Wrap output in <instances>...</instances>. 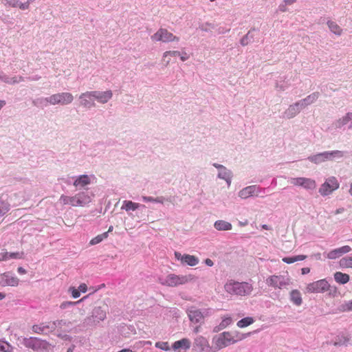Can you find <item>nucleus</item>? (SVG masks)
I'll list each match as a JSON object with an SVG mask.
<instances>
[{
  "mask_svg": "<svg viewBox=\"0 0 352 352\" xmlns=\"http://www.w3.org/2000/svg\"><path fill=\"white\" fill-rule=\"evenodd\" d=\"M224 288L228 293L239 296L248 295L253 289L252 285L248 283H239L232 280H228Z\"/></svg>",
  "mask_w": 352,
  "mask_h": 352,
  "instance_id": "f257e3e1",
  "label": "nucleus"
},
{
  "mask_svg": "<svg viewBox=\"0 0 352 352\" xmlns=\"http://www.w3.org/2000/svg\"><path fill=\"white\" fill-rule=\"evenodd\" d=\"M195 280L196 277L192 274L176 275L175 274H170L165 278H161L160 282L161 284L168 287H177Z\"/></svg>",
  "mask_w": 352,
  "mask_h": 352,
  "instance_id": "f03ea898",
  "label": "nucleus"
},
{
  "mask_svg": "<svg viewBox=\"0 0 352 352\" xmlns=\"http://www.w3.org/2000/svg\"><path fill=\"white\" fill-rule=\"evenodd\" d=\"M237 340H235L230 332L225 331L216 336L212 339L214 349L216 351L222 349L235 343Z\"/></svg>",
  "mask_w": 352,
  "mask_h": 352,
  "instance_id": "7ed1b4c3",
  "label": "nucleus"
},
{
  "mask_svg": "<svg viewBox=\"0 0 352 352\" xmlns=\"http://www.w3.org/2000/svg\"><path fill=\"white\" fill-rule=\"evenodd\" d=\"M23 344L27 348L32 349L36 352H44L50 349V344L47 342L36 338H24Z\"/></svg>",
  "mask_w": 352,
  "mask_h": 352,
  "instance_id": "20e7f679",
  "label": "nucleus"
},
{
  "mask_svg": "<svg viewBox=\"0 0 352 352\" xmlns=\"http://www.w3.org/2000/svg\"><path fill=\"white\" fill-rule=\"evenodd\" d=\"M60 201L64 205L70 204L72 206H82L90 201L89 197L84 192L76 195L74 197L61 195Z\"/></svg>",
  "mask_w": 352,
  "mask_h": 352,
  "instance_id": "39448f33",
  "label": "nucleus"
},
{
  "mask_svg": "<svg viewBox=\"0 0 352 352\" xmlns=\"http://www.w3.org/2000/svg\"><path fill=\"white\" fill-rule=\"evenodd\" d=\"M74 96L69 92L55 94L45 98V100L50 104L67 105L72 102Z\"/></svg>",
  "mask_w": 352,
  "mask_h": 352,
  "instance_id": "423d86ee",
  "label": "nucleus"
},
{
  "mask_svg": "<svg viewBox=\"0 0 352 352\" xmlns=\"http://www.w3.org/2000/svg\"><path fill=\"white\" fill-rule=\"evenodd\" d=\"M151 39L153 41H161L163 43H169L173 41H179V38L173 35L171 32H168L166 29L160 28L153 35L151 36Z\"/></svg>",
  "mask_w": 352,
  "mask_h": 352,
  "instance_id": "0eeeda50",
  "label": "nucleus"
},
{
  "mask_svg": "<svg viewBox=\"0 0 352 352\" xmlns=\"http://www.w3.org/2000/svg\"><path fill=\"white\" fill-rule=\"evenodd\" d=\"M340 186L338 179L335 177H330L326 179L319 188V192L322 196H327L337 190Z\"/></svg>",
  "mask_w": 352,
  "mask_h": 352,
  "instance_id": "6e6552de",
  "label": "nucleus"
},
{
  "mask_svg": "<svg viewBox=\"0 0 352 352\" xmlns=\"http://www.w3.org/2000/svg\"><path fill=\"white\" fill-rule=\"evenodd\" d=\"M268 286L274 289H283L289 284V278L282 275H272L266 279Z\"/></svg>",
  "mask_w": 352,
  "mask_h": 352,
  "instance_id": "1a4fd4ad",
  "label": "nucleus"
},
{
  "mask_svg": "<svg viewBox=\"0 0 352 352\" xmlns=\"http://www.w3.org/2000/svg\"><path fill=\"white\" fill-rule=\"evenodd\" d=\"M330 285L325 279H321L308 284L306 290L309 293H323L327 292Z\"/></svg>",
  "mask_w": 352,
  "mask_h": 352,
  "instance_id": "9d476101",
  "label": "nucleus"
},
{
  "mask_svg": "<svg viewBox=\"0 0 352 352\" xmlns=\"http://www.w3.org/2000/svg\"><path fill=\"white\" fill-rule=\"evenodd\" d=\"M291 184L294 186H299L307 190H314L316 188V183L314 179L306 177H296L291 179Z\"/></svg>",
  "mask_w": 352,
  "mask_h": 352,
  "instance_id": "9b49d317",
  "label": "nucleus"
},
{
  "mask_svg": "<svg viewBox=\"0 0 352 352\" xmlns=\"http://www.w3.org/2000/svg\"><path fill=\"white\" fill-rule=\"evenodd\" d=\"M66 324V321L63 320L53 322L50 325L45 324H35L32 326V331L36 333H44L47 329H52L55 327Z\"/></svg>",
  "mask_w": 352,
  "mask_h": 352,
  "instance_id": "f8f14e48",
  "label": "nucleus"
},
{
  "mask_svg": "<svg viewBox=\"0 0 352 352\" xmlns=\"http://www.w3.org/2000/svg\"><path fill=\"white\" fill-rule=\"evenodd\" d=\"M191 346V341L186 338L175 341L171 346L175 352H187Z\"/></svg>",
  "mask_w": 352,
  "mask_h": 352,
  "instance_id": "ddd939ff",
  "label": "nucleus"
},
{
  "mask_svg": "<svg viewBox=\"0 0 352 352\" xmlns=\"http://www.w3.org/2000/svg\"><path fill=\"white\" fill-rule=\"evenodd\" d=\"M338 155L339 157H342V153L339 151H335L332 152H324L322 153L317 154L310 157L311 162L315 163H319L321 162H324L327 160L330 159L332 156Z\"/></svg>",
  "mask_w": 352,
  "mask_h": 352,
  "instance_id": "4468645a",
  "label": "nucleus"
},
{
  "mask_svg": "<svg viewBox=\"0 0 352 352\" xmlns=\"http://www.w3.org/2000/svg\"><path fill=\"white\" fill-rule=\"evenodd\" d=\"M19 279L11 275L9 272L4 273L0 276V284L3 286L15 287L19 285Z\"/></svg>",
  "mask_w": 352,
  "mask_h": 352,
  "instance_id": "2eb2a0df",
  "label": "nucleus"
},
{
  "mask_svg": "<svg viewBox=\"0 0 352 352\" xmlns=\"http://www.w3.org/2000/svg\"><path fill=\"white\" fill-rule=\"evenodd\" d=\"M175 257L177 260H180L182 263L190 266H195L199 263V259L196 256L190 254L182 255L179 252H175Z\"/></svg>",
  "mask_w": 352,
  "mask_h": 352,
  "instance_id": "dca6fc26",
  "label": "nucleus"
},
{
  "mask_svg": "<svg viewBox=\"0 0 352 352\" xmlns=\"http://www.w3.org/2000/svg\"><path fill=\"white\" fill-rule=\"evenodd\" d=\"M89 96H91V94ZM91 96L94 97V100H96L100 103L104 104L112 98L113 94L111 90L105 91H93Z\"/></svg>",
  "mask_w": 352,
  "mask_h": 352,
  "instance_id": "f3484780",
  "label": "nucleus"
},
{
  "mask_svg": "<svg viewBox=\"0 0 352 352\" xmlns=\"http://www.w3.org/2000/svg\"><path fill=\"white\" fill-rule=\"evenodd\" d=\"M318 97H319V94L318 92L313 93V94L309 95L305 99L296 103L294 106H290L289 108L288 109V111H290L295 110V107H298V105H300L301 107H305V106L314 103L315 101H316L317 99L318 98Z\"/></svg>",
  "mask_w": 352,
  "mask_h": 352,
  "instance_id": "a211bd4d",
  "label": "nucleus"
},
{
  "mask_svg": "<svg viewBox=\"0 0 352 352\" xmlns=\"http://www.w3.org/2000/svg\"><path fill=\"white\" fill-rule=\"evenodd\" d=\"M351 250V247L349 245H344L341 248L334 249L327 253V258L329 259H336L344 254L349 252Z\"/></svg>",
  "mask_w": 352,
  "mask_h": 352,
  "instance_id": "6ab92c4d",
  "label": "nucleus"
},
{
  "mask_svg": "<svg viewBox=\"0 0 352 352\" xmlns=\"http://www.w3.org/2000/svg\"><path fill=\"white\" fill-rule=\"evenodd\" d=\"M188 316L190 320L194 323H199L204 320V316L201 311L194 307H192L188 310Z\"/></svg>",
  "mask_w": 352,
  "mask_h": 352,
  "instance_id": "aec40b11",
  "label": "nucleus"
},
{
  "mask_svg": "<svg viewBox=\"0 0 352 352\" xmlns=\"http://www.w3.org/2000/svg\"><path fill=\"white\" fill-rule=\"evenodd\" d=\"M91 94L92 91H87L80 96V104L82 106L87 108H91L95 106L94 97L92 96H86L89 94L91 95Z\"/></svg>",
  "mask_w": 352,
  "mask_h": 352,
  "instance_id": "412c9836",
  "label": "nucleus"
},
{
  "mask_svg": "<svg viewBox=\"0 0 352 352\" xmlns=\"http://www.w3.org/2000/svg\"><path fill=\"white\" fill-rule=\"evenodd\" d=\"M194 345L201 351H204L210 348L208 340L202 336H197L194 340Z\"/></svg>",
  "mask_w": 352,
  "mask_h": 352,
  "instance_id": "4be33fe9",
  "label": "nucleus"
},
{
  "mask_svg": "<svg viewBox=\"0 0 352 352\" xmlns=\"http://www.w3.org/2000/svg\"><path fill=\"white\" fill-rule=\"evenodd\" d=\"M256 186H250L240 190L239 195L242 199H247L255 193Z\"/></svg>",
  "mask_w": 352,
  "mask_h": 352,
  "instance_id": "5701e85b",
  "label": "nucleus"
},
{
  "mask_svg": "<svg viewBox=\"0 0 352 352\" xmlns=\"http://www.w3.org/2000/svg\"><path fill=\"white\" fill-rule=\"evenodd\" d=\"M290 300L294 305L300 306L302 302L300 292L297 289L292 290L290 292Z\"/></svg>",
  "mask_w": 352,
  "mask_h": 352,
  "instance_id": "b1692460",
  "label": "nucleus"
},
{
  "mask_svg": "<svg viewBox=\"0 0 352 352\" xmlns=\"http://www.w3.org/2000/svg\"><path fill=\"white\" fill-rule=\"evenodd\" d=\"M214 228L217 230H230L232 229V224L223 220H218L214 224Z\"/></svg>",
  "mask_w": 352,
  "mask_h": 352,
  "instance_id": "393cba45",
  "label": "nucleus"
},
{
  "mask_svg": "<svg viewBox=\"0 0 352 352\" xmlns=\"http://www.w3.org/2000/svg\"><path fill=\"white\" fill-rule=\"evenodd\" d=\"M90 184V179L88 175H82L78 177L74 182L75 186L84 187Z\"/></svg>",
  "mask_w": 352,
  "mask_h": 352,
  "instance_id": "a878e982",
  "label": "nucleus"
},
{
  "mask_svg": "<svg viewBox=\"0 0 352 352\" xmlns=\"http://www.w3.org/2000/svg\"><path fill=\"white\" fill-rule=\"evenodd\" d=\"M335 280L340 284H345L349 280V275L340 272L334 274Z\"/></svg>",
  "mask_w": 352,
  "mask_h": 352,
  "instance_id": "bb28decb",
  "label": "nucleus"
},
{
  "mask_svg": "<svg viewBox=\"0 0 352 352\" xmlns=\"http://www.w3.org/2000/svg\"><path fill=\"white\" fill-rule=\"evenodd\" d=\"M219 177L226 181L228 185L231 183V173L226 167L223 166L219 171Z\"/></svg>",
  "mask_w": 352,
  "mask_h": 352,
  "instance_id": "cd10ccee",
  "label": "nucleus"
},
{
  "mask_svg": "<svg viewBox=\"0 0 352 352\" xmlns=\"http://www.w3.org/2000/svg\"><path fill=\"white\" fill-rule=\"evenodd\" d=\"M327 25L330 30L336 35H341L342 32V28L334 21H328Z\"/></svg>",
  "mask_w": 352,
  "mask_h": 352,
  "instance_id": "c85d7f7f",
  "label": "nucleus"
},
{
  "mask_svg": "<svg viewBox=\"0 0 352 352\" xmlns=\"http://www.w3.org/2000/svg\"><path fill=\"white\" fill-rule=\"evenodd\" d=\"M350 340V337L348 334L341 333L338 335L336 340L334 342V345H342L347 343Z\"/></svg>",
  "mask_w": 352,
  "mask_h": 352,
  "instance_id": "c756f323",
  "label": "nucleus"
},
{
  "mask_svg": "<svg viewBox=\"0 0 352 352\" xmlns=\"http://www.w3.org/2000/svg\"><path fill=\"white\" fill-rule=\"evenodd\" d=\"M307 258L306 255H298L292 257H284L282 261L287 264H291L296 261H303Z\"/></svg>",
  "mask_w": 352,
  "mask_h": 352,
  "instance_id": "7c9ffc66",
  "label": "nucleus"
},
{
  "mask_svg": "<svg viewBox=\"0 0 352 352\" xmlns=\"http://www.w3.org/2000/svg\"><path fill=\"white\" fill-rule=\"evenodd\" d=\"M139 206L140 205L138 203H135L131 201H124L122 208L125 209L126 211H134L137 210L139 208Z\"/></svg>",
  "mask_w": 352,
  "mask_h": 352,
  "instance_id": "2f4dec72",
  "label": "nucleus"
},
{
  "mask_svg": "<svg viewBox=\"0 0 352 352\" xmlns=\"http://www.w3.org/2000/svg\"><path fill=\"white\" fill-rule=\"evenodd\" d=\"M254 322V320L252 317H246L241 320H240L237 322V326L239 328H244L246 327L250 324H252Z\"/></svg>",
  "mask_w": 352,
  "mask_h": 352,
  "instance_id": "473e14b6",
  "label": "nucleus"
},
{
  "mask_svg": "<svg viewBox=\"0 0 352 352\" xmlns=\"http://www.w3.org/2000/svg\"><path fill=\"white\" fill-rule=\"evenodd\" d=\"M108 237V232H104L101 234H99L96 236V237L93 238L90 242L89 244L91 245H96L101 241H102L104 239H107Z\"/></svg>",
  "mask_w": 352,
  "mask_h": 352,
  "instance_id": "72a5a7b5",
  "label": "nucleus"
},
{
  "mask_svg": "<svg viewBox=\"0 0 352 352\" xmlns=\"http://www.w3.org/2000/svg\"><path fill=\"white\" fill-rule=\"evenodd\" d=\"M94 316L98 320H103L106 318V313L99 307L94 309Z\"/></svg>",
  "mask_w": 352,
  "mask_h": 352,
  "instance_id": "f704fd0d",
  "label": "nucleus"
},
{
  "mask_svg": "<svg viewBox=\"0 0 352 352\" xmlns=\"http://www.w3.org/2000/svg\"><path fill=\"white\" fill-rule=\"evenodd\" d=\"M168 56H180V52L179 51H166L163 54V62L164 63V65L167 66L169 64V60H166V58Z\"/></svg>",
  "mask_w": 352,
  "mask_h": 352,
  "instance_id": "c9c22d12",
  "label": "nucleus"
},
{
  "mask_svg": "<svg viewBox=\"0 0 352 352\" xmlns=\"http://www.w3.org/2000/svg\"><path fill=\"white\" fill-rule=\"evenodd\" d=\"M0 352H12V348L8 342L0 340Z\"/></svg>",
  "mask_w": 352,
  "mask_h": 352,
  "instance_id": "e433bc0d",
  "label": "nucleus"
},
{
  "mask_svg": "<svg viewBox=\"0 0 352 352\" xmlns=\"http://www.w3.org/2000/svg\"><path fill=\"white\" fill-rule=\"evenodd\" d=\"M10 210V204L8 202L0 201V217L7 213Z\"/></svg>",
  "mask_w": 352,
  "mask_h": 352,
  "instance_id": "4c0bfd02",
  "label": "nucleus"
},
{
  "mask_svg": "<svg viewBox=\"0 0 352 352\" xmlns=\"http://www.w3.org/2000/svg\"><path fill=\"white\" fill-rule=\"evenodd\" d=\"M155 346L156 348L160 349L165 351H168L171 349L168 342H157Z\"/></svg>",
  "mask_w": 352,
  "mask_h": 352,
  "instance_id": "58836bf2",
  "label": "nucleus"
},
{
  "mask_svg": "<svg viewBox=\"0 0 352 352\" xmlns=\"http://www.w3.org/2000/svg\"><path fill=\"white\" fill-rule=\"evenodd\" d=\"M87 296L83 297L80 300L76 301V302H72V301H65L60 304V307L63 309H66L67 307L74 305L81 301H82L85 298H86Z\"/></svg>",
  "mask_w": 352,
  "mask_h": 352,
  "instance_id": "ea45409f",
  "label": "nucleus"
},
{
  "mask_svg": "<svg viewBox=\"0 0 352 352\" xmlns=\"http://www.w3.org/2000/svg\"><path fill=\"white\" fill-rule=\"evenodd\" d=\"M351 120H352V113H347L346 116H344L340 121L341 124L342 125H344Z\"/></svg>",
  "mask_w": 352,
  "mask_h": 352,
  "instance_id": "a19ab883",
  "label": "nucleus"
},
{
  "mask_svg": "<svg viewBox=\"0 0 352 352\" xmlns=\"http://www.w3.org/2000/svg\"><path fill=\"white\" fill-rule=\"evenodd\" d=\"M232 318L230 317H226L223 318L220 324L222 328H226L232 323Z\"/></svg>",
  "mask_w": 352,
  "mask_h": 352,
  "instance_id": "79ce46f5",
  "label": "nucleus"
},
{
  "mask_svg": "<svg viewBox=\"0 0 352 352\" xmlns=\"http://www.w3.org/2000/svg\"><path fill=\"white\" fill-rule=\"evenodd\" d=\"M352 264V258H342L340 260V265L346 267H351Z\"/></svg>",
  "mask_w": 352,
  "mask_h": 352,
  "instance_id": "37998d69",
  "label": "nucleus"
},
{
  "mask_svg": "<svg viewBox=\"0 0 352 352\" xmlns=\"http://www.w3.org/2000/svg\"><path fill=\"white\" fill-rule=\"evenodd\" d=\"M9 259L10 258H22L23 256V252H14V253H8Z\"/></svg>",
  "mask_w": 352,
  "mask_h": 352,
  "instance_id": "c03bdc74",
  "label": "nucleus"
},
{
  "mask_svg": "<svg viewBox=\"0 0 352 352\" xmlns=\"http://www.w3.org/2000/svg\"><path fill=\"white\" fill-rule=\"evenodd\" d=\"M6 1V5H8L12 8L19 7V1L18 0H5Z\"/></svg>",
  "mask_w": 352,
  "mask_h": 352,
  "instance_id": "a18cd8bd",
  "label": "nucleus"
},
{
  "mask_svg": "<svg viewBox=\"0 0 352 352\" xmlns=\"http://www.w3.org/2000/svg\"><path fill=\"white\" fill-rule=\"evenodd\" d=\"M69 290L71 292L72 296L74 298H78L80 295L79 290L76 289L74 287H71Z\"/></svg>",
  "mask_w": 352,
  "mask_h": 352,
  "instance_id": "49530a36",
  "label": "nucleus"
},
{
  "mask_svg": "<svg viewBox=\"0 0 352 352\" xmlns=\"http://www.w3.org/2000/svg\"><path fill=\"white\" fill-rule=\"evenodd\" d=\"M352 310V304H351V301L345 303L342 305V311H349Z\"/></svg>",
  "mask_w": 352,
  "mask_h": 352,
  "instance_id": "de8ad7c7",
  "label": "nucleus"
},
{
  "mask_svg": "<svg viewBox=\"0 0 352 352\" xmlns=\"http://www.w3.org/2000/svg\"><path fill=\"white\" fill-rule=\"evenodd\" d=\"M9 259L8 252H0V261H6Z\"/></svg>",
  "mask_w": 352,
  "mask_h": 352,
  "instance_id": "09e8293b",
  "label": "nucleus"
},
{
  "mask_svg": "<svg viewBox=\"0 0 352 352\" xmlns=\"http://www.w3.org/2000/svg\"><path fill=\"white\" fill-rule=\"evenodd\" d=\"M30 4V3L28 1L25 3L19 2V8L21 10H27L29 8Z\"/></svg>",
  "mask_w": 352,
  "mask_h": 352,
  "instance_id": "8fccbe9b",
  "label": "nucleus"
},
{
  "mask_svg": "<svg viewBox=\"0 0 352 352\" xmlns=\"http://www.w3.org/2000/svg\"><path fill=\"white\" fill-rule=\"evenodd\" d=\"M78 290H79V292H81L82 293H85L87 292V285L85 283H81L79 285Z\"/></svg>",
  "mask_w": 352,
  "mask_h": 352,
  "instance_id": "3c124183",
  "label": "nucleus"
},
{
  "mask_svg": "<svg viewBox=\"0 0 352 352\" xmlns=\"http://www.w3.org/2000/svg\"><path fill=\"white\" fill-rule=\"evenodd\" d=\"M248 35H246L241 39V44L242 45H248Z\"/></svg>",
  "mask_w": 352,
  "mask_h": 352,
  "instance_id": "603ef678",
  "label": "nucleus"
},
{
  "mask_svg": "<svg viewBox=\"0 0 352 352\" xmlns=\"http://www.w3.org/2000/svg\"><path fill=\"white\" fill-rule=\"evenodd\" d=\"M142 199L145 201H150V202H154V199L155 198L152 197H146V196H143L142 197Z\"/></svg>",
  "mask_w": 352,
  "mask_h": 352,
  "instance_id": "864d4df0",
  "label": "nucleus"
},
{
  "mask_svg": "<svg viewBox=\"0 0 352 352\" xmlns=\"http://www.w3.org/2000/svg\"><path fill=\"white\" fill-rule=\"evenodd\" d=\"M164 201V198L163 197H157L155 198V199H154V202L160 203V204H163Z\"/></svg>",
  "mask_w": 352,
  "mask_h": 352,
  "instance_id": "5fc2aeb1",
  "label": "nucleus"
},
{
  "mask_svg": "<svg viewBox=\"0 0 352 352\" xmlns=\"http://www.w3.org/2000/svg\"><path fill=\"white\" fill-rule=\"evenodd\" d=\"M205 263H206L208 266H210V267H211V266H212V265H214L213 261H212L211 259H210V258H207V259H206V261H205Z\"/></svg>",
  "mask_w": 352,
  "mask_h": 352,
  "instance_id": "6e6d98bb",
  "label": "nucleus"
},
{
  "mask_svg": "<svg viewBox=\"0 0 352 352\" xmlns=\"http://www.w3.org/2000/svg\"><path fill=\"white\" fill-rule=\"evenodd\" d=\"M180 58L182 61H185L188 58V56L186 53H183L182 54H180Z\"/></svg>",
  "mask_w": 352,
  "mask_h": 352,
  "instance_id": "4d7b16f0",
  "label": "nucleus"
},
{
  "mask_svg": "<svg viewBox=\"0 0 352 352\" xmlns=\"http://www.w3.org/2000/svg\"><path fill=\"white\" fill-rule=\"evenodd\" d=\"M18 272L21 274H25L26 273V270L22 267H18Z\"/></svg>",
  "mask_w": 352,
  "mask_h": 352,
  "instance_id": "13d9d810",
  "label": "nucleus"
},
{
  "mask_svg": "<svg viewBox=\"0 0 352 352\" xmlns=\"http://www.w3.org/2000/svg\"><path fill=\"white\" fill-rule=\"evenodd\" d=\"M296 1L297 0H285L284 1L285 3V4H287V5H291L294 3H295Z\"/></svg>",
  "mask_w": 352,
  "mask_h": 352,
  "instance_id": "bf43d9fd",
  "label": "nucleus"
},
{
  "mask_svg": "<svg viewBox=\"0 0 352 352\" xmlns=\"http://www.w3.org/2000/svg\"><path fill=\"white\" fill-rule=\"evenodd\" d=\"M309 271H310V270H309V268H308V267L302 268V274H307V273H309Z\"/></svg>",
  "mask_w": 352,
  "mask_h": 352,
  "instance_id": "052dcab7",
  "label": "nucleus"
},
{
  "mask_svg": "<svg viewBox=\"0 0 352 352\" xmlns=\"http://www.w3.org/2000/svg\"><path fill=\"white\" fill-rule=\"evenodd\" d=\"M213 166H214V167H216L217 168H218L219 170H220V169L223 166H222V165H220V164H216V163H214V164H213Z\"/></svg>",
  "mask_w": 352,
  "mask_h": 352,
  "instance_id": "680f3d73",
  "label": "nucleus"
},
{
  "mask_svg": "<svg viewBox=\"0 0 352 352\" xmlns=\"http://www.w3.org/2000/svg\"><path fill=\"white\" fill-rule=\"evenodd\" d=\"M262 228L264 230H270V227L265 224L262 226Z\"/></svg>",
  "mask_w": 352,
  "mask_h": 352,
  "instance_id": "e2e57ef3",
  "label": "nucleus"
},
{
  "mask_svg": "<svg viewBox=\"0 0 352 352\" xmlns=\"http://www.w3.org/2000/svg\"><path fill=\"white\" fill-rule=\"evenodd\" d=\"M6 104V102L4 100H0V109Z\"/></svg>",
  "mask_w": 352,
  "mask_h": 352,
  "instance_id": "0e129e2a",
  "label": "nucleus"
},
{
  "mask_svg": "<svg viewBox=\"0 0 352 352\" xmlns=\"http://www.w3.org/2000/svg\"><path fill=\"white\" fill-rule=\"evenodd\" d=\"M248 222L247 220L245 222H239V224L241 226H245L248 225Z\"/></svg>",
  "mask_w": 352,
  "mask_h": 352,
  "instance_id": "69168bd1",
  "label": "nucleus"
},
{
  "mask_svg": "<svg viewBox=\"0 0 352 352\" xmlns=\"http://www.w3.org/2000/svg\"><path fill=\"white\" fill-rule=\"evenodd\" d=\"M279 8H280V11H282V12L286 11V8L285 6H280Z\"/></svg>",
  "mask_w": 352,
  "mask_h": 352,
  "instance_id": "338daca9",
  "label": "nucleus"
},
{
  "mask_svg": "<svg viewBox=\"0 0 352 352\" xmlns=\"http://www.w3.org/2000/svg\"><path fill=\"white\" fill-rule=\"evenodd\" d=\"M349 193L352 196V183L350 185Z\"/></svg>",
  "mask_w": 352,
  "mask_h": 352,
  "instance_id": "774afa93",
  "label": "nucleus"
}]
</instances>
